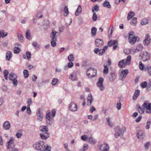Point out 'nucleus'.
Instances as JSON below:
<instances>
[{"mask_svg": "<svg viewBox=\"0 0 151 151\" xmlns=\"http://www.w3.org/2000/svg\"><path fill=\"white\" fill-rule=\"evenodd\" d=\"M58 32L55 31L54 28L52 29V32L50 34V36L51 38L50 43L52 47H55L56 45V42L57 40L58 35L56 34Z\"/></svg>", "mask_w": 151, "mask_h": 151, "instance_id": "f257e3e1", "label": "nucleus"}, {"mask_svg": "<svg viewBox=\"0 0 151 151\" xmlns=\"http://www.w3.org/2000/svg\"><path fill=\"white\" fill-rule=\"evenodd\" d=\"M131 56L129 55L127 57V59H124L120 60L118 63L119 66L121 68L125 67L126 65H129L131 62Z\"/></svg>", "mask_w": 151, "mask_h": 151, "instance_id": "f03ea898", "label": "nucleus"}, {"mask_svg": "<svg viewBox=\"0 0 151 151\" xmlns=\"http://www.w3.org/2000/svg\"><path fill=\"white\" fill-rule=\"evenodd\" d=\"M34 148L36 150L43 151L45 147V143L42 141H39L33 145Z\"/></svg>", "mask_w": 151, "mask_h": 151, "instance_id": "7ed1b4c3", "label": "nucleus"}, {"mask_svg": "<svg viewBox=\"0 0 151 151\" xmlns=\"http://www.w3.org/2000/svg\"><path fill=\"white\" fill-rule=\"evenodd\" d=\"M17 77V75L12 72L10 73L9 76V79L12 81V83L14 87L16 86L18 84Z\"/></svg>", "mask_w": 151, "mask_h": 151, "instance_id": "20e7f679", "label": "nucleus"}, {"mask_svg": "<svg viewBox=\"0 0 151 151\" xmlns=\"http://www.w3.org/2000/svg\"><path fill=\"white\" fill-rule=\"evenodd\" d=\"M115 133L114 136L115 138H117L119 136H122L124 132V130L123 129H121L119 126L115 127L114 128Z\"/></svg>", "mask_w": 151, "mask_h": 151, "instance_id": "39448f33", "label": "nucleus"}, {"mask_svg": "<svg viewBox=\"0 0 151 151\" xmlns=\"http://www.w3.org/2000/svg\"><path fill=\"white\" fill-rule=\"evenodd\" d=\"M97 73L96 70L92 68H88L86 71V75L87 77L89 78L94 77Z\"/></svg>", "mask_w": 151, "mask_h": 151, "instance_id": "423d86ee", "label": "nucleus"}, {"mask_svg": "<svg viewBox=\"0 0 151 151\" xmlns=\"http://www.w3.org/2000/svg\"><path fill=\"white\" fill-rule=\"evenodd\" d=\"M104 79L103 78L101 77L99 78L98 81L96 83V85L101 91H104L105 87L103 84Z\"/></svg>", "mask_w": 151, "mask_h": 151, "instance_id": "0eeeda50", "label": "nucleus"}, {"mask_svg": "<svg viewBox=\"0 0 151 151\" xmlns=\"http://www.w3.org/2000/svg\"><path fill=\"white\" fill-rule=\"evenodd\" d=\"M147 103H144L142 106L143 108V109L146 110V112L147 113L150 114L151 113V103L147 104Z\"/></svg>", "mask_w": 151, "mask_h": 151, "instance_id": "6e6552de", "label": "nucleus"}, {"mask_svg": "<svg viewBox=\"0 0 151 151\" xmlns=\"http://www.w3.org/2000/svg\"><path fill=\"white\" fill-rule=\"evenodd\" d=\"M139 56L142 58L143 61H146L150 58V55L146 51L143 52L140 54Z\"/></svg>", "mask_w": 151, "mask_h": 151, "instance_id": "1a4fd4ad", "label": "nucleus"}, {"mask_svg": "<svg viewBox=\"0 0 151 151\" xmlns=\"http://www.w3.org/2000/svg\"><path fill=\"white\" fill-rule=\"evenodd\" d=\"M78 107L77 104L74 102H72L69 105V110L73 112H75L77 110Z\"/></svg>", "mask_w": 151, "mask_h": 151, "instance_id": "9d476101", "label": "nucleus"}, {"mask_svg": "<svg viewBox=\"0 0 151 151\" xmlns=\"http://www.w3.org/2000/svg\"><path fill=\"white\" fill-rule=\"evenodd\" d=\"M69 78L72 81H76L78 80L77 73L76 72H73L71 73L69 76Z\"/></svg>", "mask_w": 151, "mask_h": 151, "instance_id": "9b49d317", "label": "nucleus"}, {"mask_svg": "<svg viewBox=\"0 0 151 151\" xmlns=\"http://www.w3.org/2000/svg\"><path fill=\"white\" fill-rule=\"evenodd\" d=\"M150 36L149 34H147L145 35V39L143 41V44L146 46H148L150 43Z\"/></svg>", "mask_w": 151, "mask_h": 151, "instance_id": "f8f14e48", "label": "nucleus"}, {"mask_svg": "<svg viewBox=\"0 0 151 151\" xmlns=\"http://www.w3.org/2000/svg\"><path fill=\"white\" fill-rule=\"evenodd\" d=\"M100 149L102 151H109V147L107 144L104 143L101 145Z\"/></svg>", "mask_w": 151, "mask_h": 151, "instance_id": "ddd939ff", "label": "nucleus"}, {"mask_svg": "<svg viewBox=\"0 0 151 151\" xmlns=\"http://www.w3.org/2000/svg\"><path fill=\"white\" fill-rule=\"evenodd\" d=\"M11 126V124L8 121H6L3 124V127L4 129L8 130L10 129Z\"/></svg>", "mask_w": 151, "mask_h": 151, "instance_id": "4468645a", "label": "nucleus"}, {"mask_svg": "<svg viewBox=\"0 0 151 151\" xmlns=\"http://www.w3.org/2000/svg\"><path fill=\"white\" fill-rule=\"evenodd\" d=\"M95 44L97 47H101L104 44L103 40L102 39H96L95 41Z\"/></svg>", "mask_w": 151, "mask_h": 151, "instance_id": "2eb2a0df", "label": "nucleus"}, {"mask_svg": "<svg viewBox=\"0 0 151 151\" xmlns=\"http://www.w3.org/2000/svg\"><path fill=\"white\" fill-rule=\"evenodd\" d=\"M41 109H39L37 113V120L39 121H42L43 117V114L40 112Z\"/></svg>", "mask_w": 151, "mask_h": 151, "instance_id": "dca6fc26", "label": "nucleus"}, {"mask_svg": "<svg viewBox=\"0 0 151 151\" xmlns=\"http://www.w3.org/2000/svg\"><path fill=\"white\" fill-rule=\"evenodd\" d=\"M88 142L91 145H94L96 143V140L94 139L91 135H89L88 140Z\"/></svg>", "mask_w": 151, "mask_h": 151, "instance_id": "f3484780", "label": "nucleus"}, {"mask_svg": "<svg viewBox=\"0 0 151 151\" xmlns=\"http://www.w3.org/2000/svg\"><path fill=\"white\" fill-rule=\"evenodd\" d=\"M41 138L42 139L46 140L50 136V134L48 133H43L40 134Z\"/></svg>", "mask_w": 151, "mask_h": 151, "instance_id": "a211bd4d", "label": "nucleus"}, {"mask_svg": "<svg viewBox=\"0 0 151 151\" xmlns=\"http://www.w3.org/2000/svg\"><path fill=\"white\" fill-rule=\"evenodd\" d=\"M40 129L42 133H48V129L46 126H42L40 127Z\"/></svg>", "mask_w": 151, "mask_h": 151, "instance_id": "6ab92c4d", "label": "nucleus"}, {"mask_svg": "<svg viewBox=\"0 0 151 151\" xmlns=\"http://www.w3.org/2000/svg\"><path fill=\"white\" fill-rule=\"evenodd\" d=\"M128 72V70L127 69L123 70L120 73V76L122 78H124L126 77Z\"/></svg>", "mask_w": 151, "mask_h": 151, "instance_id": "aec40b11", "label": "nucleus"}, {"mask_svg": "<svg viewBox=\"0 0 151 151\" xmlns=\"http://www.w3.org/2000/svg\"><path fill=\"white\" fill-rule=\"evenodd\" d=\"M116 75L115 73H111L109 77V80L111 82L114 81L116 79Z\"/></svg>", "mask_w": 151, "mask_h": 151, "instance_id": "412c9836", "label": "nucleus"}, {"mask_svg": "<svg viewBox=\"0 0 151 151\" xmlns=\"http://www.w3.org/2000/svg\"><path fill=\"white\" fill-rule=\"evenodd\" d=\"M143 49V47L142 45L141 44H139L137 46L136 49L134 50H133L132 51L134 53H135V52L142 51Z\"/></svg>", "mask_w": 151, "mask_h": 151, "instance_id": "4be33fe9", "label": "nucleus"}, {"mask_svg": "<svg viewBox=\"0 0 151 151\" xmlns=\"http://www.w3.org/2000/svg\"><path fill=\"white\" fill-rule=\"evenodd\" d=\"M14 139L13 137H11L9 140L7 142L6 145L7 149H10V145L13 143L14 142Z\"/></svg>", "mask_w": 151, "mask_h": 151, "instance_id": "5701e85b", "label": "nucleus"}, {"mask_svg": "<svg viewBox=\"0 0 151 151\" xmlns=\"http://www.w3.org/2000/svg\"><path fill=\"white\" fill-rule=\"evenodd\" d=\"M144 136L145 135L143 132L141 130L139 131L137 134V137L139 139H143Z\"/></svg>", "mask_w": 151, "mask_h": 151, "instance_id": "b1692460", "label": "nucleus"}, {"mask_svg": "<svg viewBox=\"0 0 151 151\" xmlns=\"http://www.w3.org/2000/svg\"><path fill=\"white\" fill-rule=\"evenodd\" d=\"M92 100V95L90 94H89L87 98V105L88 106H90L91 104Z\"/></svg>", "mask_w": 151, "mask_h": 151, "instance_id": "393cba45", "label": "nucleus"}, {"mask_svg": "<svg viewBox=\"0 0 151 151\" xmlns=\"http://www.w3.org/2000/svg\"><path fill=\"white\" fill-rule=\"evenodd\" d=\"M138 37H129V42L132 44H134L137 41Z\"/></svg>", "mask_w": 151, "mask_h": 151, "instance_id": "a878e982", "label": "nucleus"}, {"mask_svg": "<svg viewBox=\"0 0 151 151\" xmlns=\"http://www.w3.org/2000/svg\"><path fill=\"white\" fill-rule=\"evenodd\" d=\"M140 91L139 90H136L134 93V95L132 97L133 99L135 100L137 98L139 94Z\"/></svg>", "mask_w": 151, "mask_h": 151, "instance_id": "bb28decb", "label": "nucleus"}, {"mask_svg": "<svg viewBox=\"0 0 151 151\" xmlns=\"http://www.w3.org/2000/svg\"><path fill=\"white\" fill-rule=\"evenodd\" d=\"M103 6L104 7L110 9L111 8V6L110 5L109 2L107 1H105L103 4Z\"/></svg>", "mask_w": 151, "mask_h": 151, "instance_id": "cd10ccee", "label": "nucleus"}, {"mask_svg": "<svg viewBox=\"0 0 151 151\" xmlns=\"http://www.w3.org/2000/svg\"><path fill=\"white\" fill-rule=\"evenodd\" d=\"M82 11V8L81 5H79L76 11L75 14L76 16H78L81 13Z\"/></svg>", "mask_w": 151, "mask_h": 151, "instance_id": "c85d7f7f", "label": "nucleus"}, {"mask_svg": "<svg viewBox=\"0 0 151 151\" xmlns=\"http://www.w3.org/2000/svg\"><path fill=\"white\" fill-rule=\"evenodd\" d=\"M12 56V52L10 51H8L6 54V60L7 61H9Z\"/></svg>", "mask_w": 151, "mask_h": 151, "instance_id": "c756f323", "label": "nucleus"}, {"mask_svg": "<svg viewBox=\"0 0 151 151\" xmlns=\"http://www.w3.org/2000/svg\"><path fill=\"white\" fill-rule=\"evenodd\" d=\"M107 64L106 63L104 64V69L103 71V73L105 74H107L108 73L109 69L107 66Z\"/></svg>", "mask_w": 151, "mask_h": 151, "instance_id": "7c9ffc66", "label": "nucleus"}, {"mask_svg": "<svg viewBox=\"0 0 151 151\" xmlns=\"http://www.w3.org/2000/svg\"><path fill=\"white\" fill-rule=\"evenodd\" d=\"M134 16V13L130 11L128 14L127 19L128 20L130 19L133 17Z\"/></svg>", "mask_w": 151, "mask_h": 151, "instance_id": "2f4dec72", "label": "nucleus"}, {"mask_svg": "<svg viewBox=\"0 0 151 151\" xmlns=\"http://www.w3.org/2000/svg\"><path fill=\"white\" fill-rule=\"evenodd\" d=\"M97 29L95 27H93L91 29V36L92 37L96 35V34Z\"/></svg>", "mask_w": 151, "mask_h": 151, "instance_id": "473e14b6", "label": "nucleus"}, {"mask_svg": "<svg viewBox=\"0 0 151 151\" xmlns=\"http://www.w3.org/2000/svg\"><path fill=\"white\" fill-rule=\"evenodd\" d=\"M30 36V31L29 29H27L26 33V37L28 39L30 40L31 39Z\"/></svg>", "mask_w": 151, "mask_h": 151, "instance_id": "72a5a7b5", "label": "nucleus"}, {"mask_svg": "<svg viewBox=\"0 0 151 151\" xmlns=\"http://www.w3.org/2000/svg\"><path fill=\"white\" fill-rule=\"evenodd\" d=\"M23 131L22 130H20L18 131L16 134V136L17 138H19L21 137L22 136V135Z\"/></svg>", "mask_w": 151, "mask_h": 151, "instance_id": "f704fd0d", "label": "nucleus"}, {"mask_svg": "<svg viewBox=\"0 0 151 151\" xmlns=\"http://www.w3.org/2000/svg\"><path fill=\"white\" fill-rule=\"evenodd\" d=\"M23 74L25 78H26L29 77V72L27 70H24L23 71Z\"/></svg>", "mask_w": 151, "mask_h": 151, "instance_id": "c9c22d12", "label": "nucleus"}, {"mask_svg": "<svg viewBox=\"0 0 151 151\" xmlns=\"http://www.w3.org/2000/svg\"><path fill=\"white\" fill-rule=\"evenodd\" d=\"M137 18L135 17L132 19L130 23L132 25H136L137 23Z\"/></svg>", "mask_w": 151, "mask_h": 151, "instance_id": "e433bc0d", "label": "nucleus"}, {"mask_svg": "<svg viewBox=\"0 0 151 151\" xmlns=\"http://www.w3.org/2000/svg\"><path fill=\"white\" fill-rule=\"evenodd\" d=\"M68 14V10L67 6H65L64 9V16H67Z\"/></svg>", "mask_w": 151, "mask_h": 151, "instance_id": "4c0bfd02", "label": "nucleus"}, {"mask_svg": "<svg viewBox=\"0 0 151 151\" xmlns=\"http://www.w3.org/2000/svg\"><path fill=\"white\" fill-rule=\"evenodd\" d=\"M118 44V41L117 40H114L113 42V49L114 50H115L117 47Z\"/></svg>", "mask_w": 151, "mask_h": 151, "instance_id": "58836bf2", "label": "nucleus"}, {"mask_svg": "<svg viewBox=\"0 0 151 151\" xmlns=\"http://www.w3.org/2000/svg\"><path fill=\"white\" fill-rule=\"evenodd\" d=\"M148 23V20L147 18L143 19L141 22V24L142 25H145Z\"/></svg>", "mask_w": 151, "mask_h": 151, "instance_id": "ea45409f", "label": "nucleus"}, {"mask_svg": "<svg viewBox=\"0 0 151 151\" xmlns=\"http://www.w3.org/2000/svg\"><path fill=\"white\" fill-rule=\"evenodd\" d=\"M68 59L70 61H72L74 60V58L73 54L70 55L68 57Z\"/></svg>", "mask_w": 151, "mask_h": 151, "instance_id": "a19ab883", "label": "nucleus"}, {"mask_svg": "<svg viewBox=\"0 0 151 151\" xmlns=\"http://www.w3.org/2000/svg\"><path fill=\"white\" fill-rule=\"evenodd\" d=\"M89 136H87L86 135H84L81 137V139L84 141H86L88 140V137Z\"/></svg>", "mask_w": 151, "mask_h": 151, "instance_id": "79ce46f5", "label": "nucleus"}, {"mask_svg": "<svg viewBox=\"0 0 151 151\" xmlns=\"http://www.w3.org/2000/svg\"><path fill=\"white\" fill-rule=\"evenodd\" d=\"M4 75L5 79L7 80L8 79V72L7 70H5L4 71Z\"/></svg>", "mask_w": 151, "mask_h": 151, "instance_id": "37998d69", "label": "nucleus"}, {"mask_svg": "<svg viewBox=\"0 0 151 151\" xmlns=\"http://www.w3.org/2000/svg\"><path fill=\"white\" fill-rule=\"evenodd\" d=\"M20 51V49L19 47H15L14 49V53L17 54Z\"/></svg>", "mask_w": 151, "mask_h": 151, "instance_id": "c03bdc74", "label": "nucleus"}, {"mask_svg": "<svg viewBox=\"0 0 151 151\" xmlns=\"http://www.w3.org/2000/svg\"><path fill=\"white\" fill-rule=\"evenodd\" d=\"M99 9V7L97 5H95L94 7L93 8L92 11L93 12H94L95 11L97 12Z\"/></svg>", "mask_w": 151, "mask_h": 151, "instance_id": "a18cd8bd", "label": "nucleus"}, {"mask_svg": "<svg viewBox=\"0 0 151 151\" xmlns=\"http://www.w3.org/2000/svg\"><path fill=\"white\" fill-rule=\"evenodd\" d=\"M50 116L51 115L50 113H49L46 114V119L47 120H51L52 121V118Z\"/></svg>", "mask_w": 151, "mask_h": 151, "instance_id": "49530a36", "label": "nucleus"}, {"mask_svg": "<svg viewBox=\"0 0 151 151\" xmlns=\"http://www.w3.org/2000/svg\"><path fill=\"white\" fill-rule=\"evenodd\" d=\"M44 151H50L51 148L50 146L48 145H47L46 146L45 145Z\"/></svg>", "mask_w": 151, "mask_h": 151, "instance_id": "de8ad7c7", "label": "nucleus"}, {"mask_svg": "<svg viewBox=\"0 0 151 151\" xmlns=\"http://www.w3.org/2000/svg\"><path fill=\"white\" fill-rule=\"evenodd\" d=\"M88 148V144H86L84 145L83 149L80 150V151H85L87 150Z\"/></svg>", "mask_w": 151, "mask_h": 151, "instance_id": "09e8293b", "label": "nucleus"}, {"mask_svg": "<svg viewBox=\"0 0 151 151\" xmlns=\"http://www.w3.org/2000/svg\"><path fill=\"white\" fill-rule=\"evenodd\" d=\"M132 51V50L130 49H125L124 50V52L127 55L129 54Z\"/></svg>", "mask_w": 151, "mask_h": 151, "instance_id": "8fccbe9b", "label": "nucleus"}, {"mask_svg": "<svg viewBox=\"0 0 151 151\" xmlns=\"http://www.w3.org/2000/svg\"><path fill=\"white\" fill-rule=\"evenodd\" d=\"M58 81V80L57 78H53L52 82V84L53 85H55L56 84Z\"/></svg>", "mask_w": 151, "mask_h": 151, "instance_id": "3c124183", "label": "nucleus"}, {"mask_svg": "<svg viewBox=\"0 0 151 151\" xmlns=\"http://www.w3.org/2000/svg\"><path fill=\"white\" fill-rule=\"evenodd\" d=\"M31 53L28 51L26 52V55L27 57V59L28 60H29L31 58Z\"/></svg>", "mask_w": 151, "mask_h": 151, "instance_id": "603ef678", "label": "nucleus"}, {"mask_svg": "<svg viewBox=\"0 0 151 151\" xmlns=\"http://www.w3.org/2000/svg\"><path fill=\"white\" fill-rule=\"evenodd\" d=\"M147 85V83L146 81H144L142 82L141 84V86L142 88H145Z\"/></svg>", "mask_w": 151, "mask_h": 151, "instance_id": "864d4df0", "label": "nucleus"}, {"mask_svg": "<svg viewBox=\"0 0 151 151\" xmlns=\"http://www.w3.org/2000/svg\"><path fill=\"white\" fill-rule=\"evenodd\" d=\"M144 65L142 63V61H140L139 63V68L141 70H143L144 69Z\"/></svg>", "mask_w": 151, "mask_h": 151, "instance_id": "5fc2aeb1", "label": "nucleus"}, {"mask_svg": "<svg viewBox=\"0 0 151 151\" xmlns=\"http://www.w3.org/2000/svg\"><path fill=\"white\" fill-rule=\"evenodd\" d=\"M32 45L36 48H38L39 47V45L36 42H33L32 43Z\"/></svg>", "mask_w": 151, "mask_h": 151, "instance_id": "6e6d98bb", "label": "nucleus"}, {"mask_svg": "<svg viewBox=\"0 0 151 151\" xmlns=\"http://www.w3.org/2000/svg\"><path fill=\"white\" fill-rule=\"evenodd\" d=\"M150 145V142H148L146 143H145L144 145V146L145 149L147 150L149 148V147Z\"/></svg>", "mask_w": 151, "mask_h": 151, "instance_id": "4d7b16f0", "label": "nucleus"}, {"mask_svg": "<svg viewBox=\"0 0 151 151\" xmlns=\"http://www.w3.org/2000/svg\"><path fill=\"white\" fill-rule=\"evenodd\" d=\"M106 120L108 123L109 125L111 127L113 126L112 123L110 121V118L109 117L106 118Z\"/></svg>", "mask_w": 151, "mask_h": 151, "instance_id": "13d9d810", "label": "nucleus"}, {"mask_svg": "<svg viewBox=\"0 0 151 151\" xmlns=\"http://www.w3.org/2000/svg\"><path fill=\"white\" fill-rule=\"evenodd\" d=\"M121 104L119 101H118L116 105V107L118 110H120L121 108Z\"/></svg>", "mask_w": 151, "mask_h": 151, "instance_id": "bf43d9fd", "label": "nucleus"}, {"mask_svg": "<svg viewBox=\"0 0 151 151\" xmlns=\"http://www.w3.org/2000/svg\"><path fill=\"white\" fill-rule=\"evenodd\" d=\"M151 124V122L150 121H148L147 122V125L145 126L146 129H148L150 128V125Z\"/></svg>", "mask_w": 151, "mask_h": 151, "instance_id": "052dcab7", "label": "nucleus"}, {"mask_svg": "<svg viewBox=\"0 0 151 151\" xmlns=\"http://www.w3.org/2000/svg\"><path fill=\"white\" fill-rule=\"evenodd\" d=\"M97 15L95 13H94L93 15L92 19L94 21H96L97 19Z\"/></svg>", "mask_w": 151, "mask_h": 151, "instance_id": "680f3d73", "label": "nucleus"}, {"mask_svg": "<svg viewBox=\"0 0 151 151\" xmlns=\"http://www.w3.org/2000/svg\"><path fill=\"white\" fill-rule=\"evenodd\" d=\"M147 73L149 76H151V66L147 68Z\"/></svg>", "mask_w": 151, "mask_h": 151, "instance_id": "e2e57ef3", "label": "nucleus"}, {"mask_svg": "<svg viewBox=\"0 0 151 151\" xmlns=\"http://www.w3.org/2000/svg\"><path fill=\"white\" fill-rule=\"evenodd\" d=\"M134 33L133 31H132L129 32V37H135V35H134Z\"/></svg>", "mask_w": 151, "mask_h": 151, "instance_id": "0e129e2a", "label": "nucleus"}, {"mask_svg": "<svg viewBox=\"0 0 151 151\" xmlns=\"http://www.w3.org/2000/svg\"><path fill=\"white\" fill-rule=\"evenodd\" d=\"M105 52V51H104V50L103 49H101L99 50V55H102Z\"/></svg>", "mask_w": 151, "mask_h": 151, "instance_id": "69168bd1", "label": "nucleus"}, {"mask_svg": "<svg viewBox=\"0 0 151 151\" xmlns=\"http://www.w3.org/2000/svg\"><path fill=\"white\" fill-rule=\"evenodd\" d=\"M37 76L33 74L32 77V81L35 82L37 80Z\"/></svg>", "mask_w": 151, "mask_h": 151, "instance_id": "338daca9", "label": "nucleus"}, {"mask_svg": "<svg viewBox=\"0 0 151 151\" xmlns=\"http://www.w3.org/2000/svg\"><path fill=\"white\" fill-rule=\"evenodd\" d=\"M73 65V63L72 62V61H70L68 63V66L69 68H71Z\"/></svg>", "mask_w": 151, "mask_h": 151, "instance_id": "774afa93", "label": "nucleus"}]
</instances>
